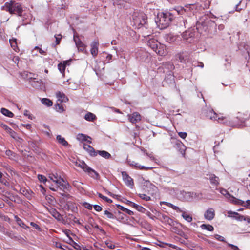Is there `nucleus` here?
<instances>
[{
  "label": "nucleus",
  "instance_id": "nucleus-1",
  "mask_svg": "<svg viewBox=\"0 0 250 250\" xmlns=\"http://www.w3.org/2000/svg\"><path fill=\"white\" fill-rule=\"evenodd\" d=\"M172 18L173 15L170 13H159L158 15L159 21L157 22L159 23V24L162 26V28H166L169 25Z\"/></svg>",
  "mask_w": 250,
  "mask_h": 250
},
{
  "label": "nucleus",
  "instance_id": "nucleus-2",
  "mask_svg": "<svg viewBox=\"0 0 250 250\" xmlns=\"http://www.w3.org/2000/svg\"><path fill=\"white\" fill-rule=\"evenodd\" d=\"M183 41L186 43H191L194 42L195 32L192 29H188L182 34Z\"/></svg>",
  "mask_w": 250,
  "mask_h": 250
},
{
  "label": "nucleus",
  "instance_id": "nucleus-3",
  "mask_svg": "<svg viewBox=\"0 0 250 250\" xmlns=\"http://www.w3.org/2000/svg\"><path fill=\"white\" fill-rule=\"evenodd\" d=\"M147 45L151 48L156 53L160 55H164L166 54V51L164 49L161 50L160 47L158 48V42L155 39H150L147 42Z\"/></svg>",
  "mask_w": 250,
  "mask_h": 250
},
{
  "label": "nucleus",
  "instance_id": "nucleus-4",
  "mask_svg": "<svg viewBox=\"0 0 250 250\" xmlns=\"http://www.w3.org/2000/svg\"><path fill=\"white\" fill-rule=\"evenodd\" d=\"M202 114L211 120H222L223 119H221L220 117H218L216 113H215L213 110L210 108H206L205 109H203L201 111Z\"/></svg>",
  "mask_w": 250,
  "mask_h": 250
},
{
  "label": "nucleus",
  "instance_id": "nucleus-5",
  "mask_svg": "<svg viewBox=\"0 0 250 250\" xmlns=\"http://www.w3.org/2000/svg\"><path fill=\"white\" fill-rule=\"evenodd\" d=\"M175 57L180 62L186 63L189 61L190 54L187 51H182L177 53Z\"/></svg>",
  "mask_w": 250,
  "mask_h": 250
},
{
  "label": "nucleus",
  "instance_id": "nucleus-6",
  "mask_svg": "<svg viewBox=\"0 0 250 250\" xmlns=\"http://www.w3.org/2000/svg\"><path fill=\"white\" fill-rule=\"evenodd\" d=\"M128 119L132 124H135L141 120L140 114L137 112H133L132 114L128 115Z\"/></svg>",
  "mask_w": 250,
  "mask_h": 250
},
{
  "label": "nucleus",
  "instance_id": "nucleus-7",
  "mask_svg": "<svg viewBox=\"0 0 250 250\" xmlns=\"http://www.w3.org/2000/svg\"><path fill=\"white\" fill-rule=\"evenodd\" d=\"M4 10L8 11L10 14H14L16 10V6L14 1H11L10 2L5 3L3 7Z\"/></svg>",
  "mask_w": 250,
  "mask_h": 250
},
{
  "label": "nucleus",
  "instance_id": "nucleus-8",
  "mask_svg": "<svg viewBox=\"0 0 250 250\" xmlns=\"http://www.w3.org/2000/svg\"><path fill=\"white\" fill-rule=\"evenodd\" d=\"M57 185V188H60L61 190L64 191L69 187V185L65 182L63 179L59 177V180L56 184Z\"/></svg>",
  "mask_w": 250,
  "mask_h": 250
},
{
  "label": "nucleus",
  "instance_id": "nucleus-9",
  "mask_svg": "<svg viewBox=\"0 0 250 250\" xmlns=\"http://www.w3.org/2000/svg\"><path fill=\"white\" fill-rule=\"evenodd\" d=\"M17 21L20 22H21V25L26 24L27 22L23 23L24 20L22 18V9L21 5H18L17 3Z\"/></svg>",
  "mask_w": 250,
  "mask_h": 250
},
{
  "label": "nucleus",
  "instance_id": "nucleus-10",
  "mask_svg": "<svg viewBox=\"0 0 250 250\" xmlns=\"http://www.w3.org/2000/svg\"><path fill=\"white\" fill-rule=\"evenodd\" d=\"M73 39L78 50L83 51L85 49V46L80 40L79 37L77 35L74 34Z\"/></svg>",
  "mask_w": 250,
  "mask_h": 250
},
{
  "label": "nucleus",
  "instance_id": "nucleus-11",
  "mask_svg": "<svg viewBox=\"0 0 250 250\" xmlns=\"http://www.w3.org/2000/svg\"><path fill=\"white\" fill-rule=\"evenodd\" d=\"M99 42L98 41H94L91 44V54L93 55V56L95 57L97 55L98 53V46H99Z\"/></svg>",
  "mask_w": 250,
  "mask_h": 250
},
{
  "label": "nucleus",
  "instance_id": "nucleus-12",
  "mask_svg": "<svg viewBox=\"0 0 250 250\" xmlns=\"http://www.w3.org/2000/svg\"><path fill=\"white\" fill-rule=\"evenodd\" d=\"M123 178L125 184L129 186H132L134 184L133 179L125 172H122Z\"/></svg>",
  "mask_w": 250,
  "mask_h": 250
},
{
  "label": "nucleus",
  "instance_id": "nucleus-13",
  "mask_svg": "<svg viewBox=\"0 0 250 250\" xmlns=\"http://www.w3.org/2000/svg\"><path fill=\"white\" fill-rule=\"evenodd\" d=\"M215 216V211L212 208L208 209L204 214L205 218L208 220H211Z\"/></svg>",
  "mask_w": 250,
  "mask_h": 250
},
{
  "label": "nucleus",
  "instance_id": "nucleus-14",
  "mask_svg": "<svg viewBox=\"0 0 250 250\" xmlns=\"http://www.w3.org/2000/svg\"><path fill=\"white\" fill-rule=\"evenodd\" d=\"M83 149L86 150L90 156H96L97 155V151H96L93 147L90 146L89 145H83Z\"/></svg>",
  "mask_w": 250,
  "mask_h": 250
},
{
  "label": "nucleus",
  "instance_id": "nucleus-15",
  "mask_svg": "<svg viewBox=\"0 0 250 250\" xmlns=\"http://www.w3.org/2000/svg\"><path fill=\"white\" fill-rule=\"evenodd\" d=\"M208 179L212 185L217 186L219 184V178L214 174L209 175Z\"/></svg>",
  "mask_w": 250,
  "mask_h": 250
},
{
  "label": "nucleus",
  "instance_id": "nucleus-16",
  "mask_svg": "<svg viewBox=\"0 0 250 250\" xmlns=\"http://www.w3.org/2000/svg\"><path fill=\"white\" fill-rule=\"evenodd\" d=\"M127 162L130 166H134L135 168L139 169H148L150 168L149 167H145L144 166H141L138 163L131 161L130 160H127Z\"/></svg>",
  "mask_w": 250,
  "mask_h": 250
},
{
  "label": "nucleus",
  "instance_id": "nucleus-17",
  "mask_svg": "<svg viewBox=\"0 0 250 250\" xmlns=\"http://www.w3.org/2000/svg\"><path fill=\"white\" fill-rule=\"evenodd\" d=\"M56 96L58 98V100L62 102H66L68 100V99L65 95V94L60 91L56 93Z\"/></svg>",
  "mask_w": 250,
  "mask_h": 250
},
{
  "label": "nucleus",
  "instance_id": "nucleus-18",
  "mask_svg": "<svg viewBox=\"0 0 250 250\" xmlns=\"http://www.w3.org/2000/svg\"><path fill=\"white\" fill-rule=\"evenodd\" d=\"M20 193L26 197L27 198H30L31 197V193L30 191L24 188H21L20 189Z\"/></svg>",
  "mask_w": 250,
  "mask_h": 250
},
{
  "label": "nucleus",
  "instance_id": "nucleus-19",
  "mask_svg": "<svg viewBox=\"0 0 250 250\" xmlns=\"http://www.w3.org/2000/svg\"><path fill=\"white\" fill-rule=\"evenodd\" d=\"M97 154L103 158L108 159L111 157V154L108 152L104 150H97Z\"/></svg>",
  "mask_w": 250,
  "mask_h": 250
},
{
  "label": "nucleus",
  "instance_id": "nucleus-20",
  "mask_svg": "<svg viewBox=\"0 0 250 250\" xmlns=\"http://www.w3.org/2000/svg\"><path fill=\"white\" fill-rule=\"evenodd\" d=\"M85 172H87L91 177L94 178H97L99 177V174L90 167H88Z\"/></svg>",
  "mask_w": 250,
  "mask_h": 250
},
{
  "label": "nucleus",
  "instance_id": "nucleus-21",
  "mask_svg": "<svg viewBox=\"0 0 250 250\" xmlns=\"http://www.w3.org/2000/svg\"><path fill=\"white\" fill-rule=\"evenodd\" d=\"M51 213L57 220L62 221L63 220L62 215H61V214H60L55 209H53L51 211Z\"/></svg>",
  "mask_w": 250,
  "mask_h": 250
},
{
  "label": "nucleus",
  "instance_id": "nucleus-22",
  "mask_svg": "<svg viewBox=\"0 0 250 250\" xmlns=\"http://www.w3.org/2000/svg\"><path fill=\"white\" fill-rule=\"evenodd\" d=\"M228 213L230 214H234V215L233 216V218H235V219L238 221H242L244 220V219H245L244 216L241 215L237 212L229 211Z\"/></svg>",
  "mask_w": 250,
  "mask_h": 250
},
{
  "label": "nucleus",
  "instance_id": "nucleus-23",
  "mask_svg": "<svg viewBox=\"0 0 250 250\" xmlns=\"http://www.w3.org/2000/svg\"><path fill=\"white\" fill-rule=\"evenodd\" d=\"M56 139L59 144L64 146H66L68 145V142L65 140V139L60 135L57 136Z\"/></svg>",
  "mask_w": 250,
  "mask_h": 250
},
{
  "label": "nucleus",
  "instance_id": "nucleus-24",
  "mask_svg": "<svg viewBox=\"0 0 250 250\" xmlns=\"http://www.w3.org/2000/svg\"><path fill=\"white\" fill-rule=\"evenodd\" d=\"M96 117L95 115L91 112H88L84 116V119L88 121H93L96 119Z\"/></svg>",
  "mask_w": 250,
  "mask_h": 250
},
{
  "label": "nucleus",
  "instance_id": "nucleus-25",
  "mask_svg": "<svg viewBox=\"0 0 250 250\" xmlns=\"http://www.w3.org/2000/svg\"><path fill=\"white\" fill-rule=\"evenodd\" d=\"M230 197V201L232 203H233L234 204L240 205H242L243 206V204H244V201H243L241 200L237 199L233 196H230V197Z\"/></svg>",
  "mask_w": 250,
  "mask_h": 250
},
{
  "label": "nucleus",
  "instance_id": "nucleus-26",
  "mask_svg": "<svg viewBox=\"0 0 250 250\" xmlns=\"http://www.w3.org/2000/svg\"><path fill=\"white\" fill-rule=\"evenodd\" d=\"M236 118L241 122H245L247 119L248 117L246 115H245L243 113L238 112Z\"/></svg>",
  "mask_w": 250,
  "mask_h": 250
},
{
  "label": "nucleus",
  "instance_id": "nucleus-27",
  "mask_svg": "<svg viewBox=\"0 0 250 250\" xmlns=\"http://www.w3.org/2000/svg\"><path fill=\"white\" fill-rule=\"evenodd\" d=\"M166 40L167 42L169 43L174 42L176 40V38L175 36H173L172 34H167L165 37Z\"/></svg>",
  "mask_w": 250,
  "mask_h": 250
},
{
  "label": "nucleus",
  "instance_id": "nucleus-28",
  "mask_svg": "<svg viewBox=\"0 0 250 250\" xmlns=\"http://www.w3.org/2000/svg\"><path fill=\"white\" fill-rule=\"evenodd\" d=\"M1 112L2 114L8 117H12L14 116V114L13 113L4 108H2L1 109Z\"/></svg>",
  "mask_w": 250,
  "mask_h": 250
},
{
  "label": "nucleus",
  "instance_id": "nucleus-29",
  "mask_svg": "<svg viewBox=\"0 0 250 250\" xmlns=\"http://www.w3.org/2000/svg\"><path fill=\"white\" fill-rule=\"evenodd\" d=\"M70 242H67L68 243L72 245V246L77 250H81V246L77 243L74 242L71 237H69Z\"/></svg>",
  "mask_w": 250,
  "mask_h": 250
},
{
  "label": "nucleus",
  "instance_id": "nucleus-30",
  "mask_svg": "<svg viewBox=\"0 0 250 250\" xmlns=\"http://www.w3.org/2000/svg\"><path fill=\"white\" fill-rule=\"evenodd\" d=\"M17 224H18L19 226L22 228L23 229H29V227L27 226L23 222V221L20 219L19 217L17 216Z\"/></svg>",
  "mask_w": 250,
  "mask_h": 250
},
{
  "label": "nucleus",
  "instance_id": "nucleus-31",
  "mask_svg": "<svg viewBox=\"0 0 250 250\" xmlns=\"http://www.w3.org/2000/svg\"><path fill=\"white\" fill-rule=\"evenodd\" d=\"M41 101L44 105H45L47 106H51L53 104L52 101L47 98H42Z\"/></svg>",
  "mask_w": 250,
  "mask_h": 250
},
{
  "label": "nucleus",
  "instance_id": "nucleus-32",
  "mask_svg": "<svg viewBox=\"0 0 250 250\" xmlns=\"http://www.w3.org/2000/svg\"><path fill=\"white\" fill-rule=\"evenodd\" d=\"M201 228L203 229H207L210 231H212L214 230V228L212 225H206V224H202L201 226Z\"/></svg>",
  "mask_w": 250,
  "mask_h": 250
},
{
  "label": "nucleus",
  "instance_id": "nucleus-33",
  "mask_svg": "<svg viewBox=\"0 0 250 250\" xmlns=\"http://www.w3.org/2000/svg\"><path fill=\"white\" fill-rule=\"evenodd\" d=\"M165 205H166L167 206H168V207H170L171 208H172L174 210H175L176 211H178V212H182V211L181 210V209L179 208H178V207L173 205L171 203H168V202H166L165 203Z\"/></svg>",
  "mask_w": 250,
  "mask_h": 250
},
{
  "label": "nucleus",
  "instance_id": "nucleus-34",
  "mask_svg": "<svg viewBox=\"0 0 250 250\" xmlns=\"http://www.w3.org/2000/svg\"><path fill=\"white\" fill-rule=\"evenodd\" d=\"M3 127L5 130H6V131L9 133L10 136L12 138H15V132L13 130H12V129L8 127L6 125H4Z\"/></svg>",
  "mask_w": 250,
  "mask_h": 250
},
{
  "label": "nucleus",
  "instance_id": "nucleus-35",
  "mask_svg": "<svg viewBox=\"0 0 250 250\" xmlns=\"http://www.w3.org/2000/svg\"><path fill=\"white\" fill-rule=\"evenodd\" d=\"M142 20L140 21V24L141 25L145 24L147 22L146 16L144 14H141L140 16Z\"/></svg>",
  "mask_w": 250,
  "mask_h": 250
},
{
  "label": "nucleus",
  "instance_id": "nucleus-36",
  "mask_svg": "<svg viewBox=\"0 0 250 250\" xmlns=\"http://www.w3.org/2000/svg\"><path fill=\"white\" fill-rule=\"evenodd\" d=\"M182 216L188 222H191L192 221V217L186 212L183 213Z\"/></svg>",
  "mask_w": 250,
  "mask_h": 250
},
{
  "label": "nucleus",
  "instance_id": "nucleus-37",
  "mask_svg": "<svg viewBox=\"0 0 250 250\" xmlns=\"http://www.w3.org/2000/svg\"><path fill=\"white\" fill-rule=\"evenodd\" d=\"M49 178L55 184H56L57 182L59 180V178H58V176H56L53 174H50L49 175Z\"/></svg>",
  "mask_w": 250,
  "mask_h": 250
},
{
  "label": "nucleus",
  "instance_id": "nucleus-38",
  "mask_svg": "<svg viewBox=\"0 0 250 250\" xmlns=\"http://www.w3.org/2000/svg\"><path fill=\"white\" fill-rule=\"evenodd\" d=\"M78 167L82 168L84 171H85L89 167L83 161L80 162L78 164Z\"/></svg>",
  "mask_w": 250,
  "mask_h": 250
},
{
  "label": "nucleus",
  "instance_id": "nucleus-39",
  "mask_svg": "<svg viewBox=\"0 0 250 250\" xmlns=\"http://www.w3.org/2000/svg\"><path fill=\"white\" fill-rule=\"evenodd\" d=\"M58 67L59 71L62 73H64L65 69V67H66V64L64 63H60L58 65Z\"/></svg>",
  "mask_w": 250,
  "mask_h": 250
},
{
  "label": "nucleus",
  "instance_id": "nucleus-40",
  "mask_svg": "<svg viewBox=\"0 0 250 250\" xmlns=\"http://www.w3.org/2000/svg\"><path fill=\"white\" fill-rule=\"evenodd\" d=\"M163 218L164 221L166 222V223H167L169 225H171L172 224V223H173L172 220L171 219H170L167 216L163 215Z\"/></svg>",
  "mask_w": 250,
  "mask_h": 250
},
{
  "label": "nucleus",
  "instance_id": "nucleus-41",
  "mask_svg": "<svg viewBox=\"0 0 250 250\" xmlns=\"http://www.w3.org/2000/svg\"><path fill=\"white\" fill-rule=\"evenodd\" d=\"M21 75L22 77L24 79H28V75L36 76L35 74L30 73V72H24L22 73H21Z\"/></svg>",
  "mask_w": 250,
  "mask_h": 250
},
{
  "label": "nucleus",
  "instance_id": "nucleus-42",
  "mask_svg": "<svg viewBox=\"0 0 250 250\" xmlns=\"http://www.w3.org/2000/svg\"><path fill=\"white\" fill-rule=\"evenodd\" d=\"M9 42L11 45V47L14 50L16 49V39L13 38L12 39L9 40Z\"/></svg>",
  "mask_w": 250,
  "mask_h": 250
},
{
  "label": "nucleus",
  "instance_id": "nucleus-43",
  "mask_svg": "<svg viewBox=\"0 0 250 250\" xmlns=\"http://www.w3.org/2000/svg\"><path fill=\"white\" fill-rule=\"evenodd\" d=\"M104 215H106L108 218H110V219L114 218L115 216H114V214L108 211V210H105L104 211Z\"/></svg>",
  "mask_w": 250,
  "mask_h": 250
},
{
  "label": "nucleus",
  "instance_id": "nucleus-44",
  "mask_svg": "<svg viewBox=\"0 0 250 250\" xmlns=\"http://www.w3.org/2000/svg\"><path fill=\"white\" fill-rule=\"evenodd\" d=\"M175 10L179 14H183L186 11V9L182 7H177Z\"/></svg>",
  "mask_w": 250,
  "mask_h": 250
},
{
  "label": "nucleus",
  "instance_id": "nucleus-45",
  "mask_svg": "<svg viewBox=\"0 0 250 250\" xmlns=\"http://www.w3.org/2000/svg\"><path fill=\"white\" fill-rule=\"evenodd\" d=\"M98 196L100 198L103 199V200L106 201L108 203H111L112 201L110 199L108 198L107 197L103 196L102 194L99 193Z\"/></svg>",
  "mask_w": 250,
  "mask_h": 250
},
{
  "label": "nucleus",
  "instance_id": "nucleus-46",
  "mask_svg": "<svg viewBox=\"0 0 250 250\" xmlns=\"http://www.w3.org/2000/svg\"><path fill=\"white\" fill-rule=\"evenodd\" d=\"M55 106L56 109L57 111L61 112L64 111L63 107L62 105L57 104L55 105Z\"/></svg>",
  "mask_w": 250,
  "mask_h": 250
},
{
  "label": "nucleus",
  "instance_id": "nucleus-47",
  "mask_svg": "<svg viewBox=\"0 0 250 250\" xmlns=\"http://www.w3.org/2000/svg\"><path fill=\"white\" fill-rule=\"evenodd\" d=\"M120 209H121L122 211H124V212H126V213H127V214H129V215H133V211H132L131 210H129V209H127V208H124V207H122V206H121V208H120Z\"/></svg>",
  "mask_w": 250,
  "mask_h": 250
},
{
  "label": "nucleus",
  "instance_id": "nucleus-48",
  "mask_svg": "<svg viewBox=\"0 0 250 250\" xmlns=\"http://www.w3.org/2000/svg\"><path fill=\"white\" fill-rule=\"evenodd\" d=\"M55 38L56 39V45L59 44L60 41L62 38V35L61 34L55 35Z\"/></svg>",
  "mask_w": 250,
  "mask_h": 250
},
{
  "label": "nucleus",
  "instance_id": "nucleus-49",
  "mask_svg": "<svg viewBox=\"0 0 250 250\" xmlns=\"http://www.w3.org/2000/svg\"><path fill=\"white\" fill-rule=\"evenodd\" d=\"M139 196L141 199L145 200L146 201H149L151 199L149 196H147L146 195L144 194H140Z\"/></svg>",
  "mask_w": 250,
  "mask_h": 250
},
{
  "label": "nucleus",
  "instance_id": "nucleus-50",
  "mask_svg": "<svg viewBox=\"0 0 250 250\" xmlns=\"http://www.w3.org/2000/svg\"><path fill=\"white\" fill-rule=\"evenodd\" d=\"M78 136L79 137V139H82V140L83 141H87V138H89L90 139H91L90 137L83 134H79Z\"/></svg>",
  "mask_w": 250,
  "mask_h": 250
},
{
  "label": "nucleus",
  "instance_id": "nucleus-51",
  "mask_svg": "<svg viewBox=\"0 0 250 250\" xmlns=\"http://www.w3.org/2000/svg\"><path fill=\"white\" fill-rule=\"evenodd\" d=\"M83 206L88 209L91 210L92 209L93 205L87 202L83 203Z\"/></svg>",
  "mask_w": 250,
  "mask_h": 250
},
{
  "label": "nucleus",
  "instance_id": "nucleus-52",
  "mask_svg": "<svg viewBox=\"0 0 250 250\" xmlns=\"http://www.w3.org/2000/svg\"><path fill=\"white\" fill-rule=\"evenodd\" d=\"M214 237L215 238V239H216L217 240H218L219 241L224 242H226L224 238L221 235L216 234L214 235Z\"/></svg>",
  "mask_w": 250,
  "mask_h": 250
},
{
  "label": "nucleus",
  "instance_id": "nucleus-53",
  "mask_svg": "<svg viewBox=\"0 0 250 250\" xmlns=\"http://www.w3.org/2000/svg\"><path fill=\"white\" fill-rule=\"evenodd\" d=\"M38 179L41 182H46L47 179H46V177L42 175H38Z\"/></svg>",
  "mask_w": 250,
  "mask_h": 250
},
{
  "label": "nucleus",
  "instance_id": "nucleus-54",
  "mask_svg": "<svg viewBox=\"0 0 250 250\" xmlns=\"http://www.w3.org/2000/svg\"><path fill=\"white\" fill-rule=\"evenodd\" d=\"M93 208L95 210L98 212L101 211L102 210V208L98 205H94Z\"/></svg>",
  "mask_w": 250,
  "mask_h": 250
},
{
  "label": "nucleus",
  "instance_id": "nucleus-55",
  "mask_svg": "<svg viewBox=\"0 0 250 250\" xmlns=\"http://www.w3.org/2000/svg\"><path fill=\"white\" fill-rule=\"evenodd\" d=\"M220 192L224 195H226L227 196V197H230V195L228 192V191L226 190V189H222L220 191Z\"/></svg>",
  "mask_w": 250,
  "mask_h": 250
},
{
  "label": "nucleus",
  "instance_id": "nucleus-56",
  "mask_svg": "<svg viewBox=\"0 0 250 250\" xmlns=\"http://www.w3.org/2000/svg\"><path fill=\"white\" fill-rule=\"evenodd\" d=\"M60 195L64 197V198L62 199V200H65V199H68L71 197L69 194L66 193H60Z\"/></svg>",
  "mask_w": 250,
  "mask_h": 250
},
{
  "label": "nucleus",
  "instance_id": "nucleus-57",
  "mask_svg": "<svg viewBox=\"0 0 250 250\" xmlns=\"http://www.w3.org/2000/svg\"><path fill=\"white\" fill-rule=\"evenodd\" d=\"M229 247H230L233 250H238L239 248L237 246L230 243H227Z\"/></svg>",
  "mask_w": 250,
  "mask_h": 250
},
{
  "label": "nucleus",
  "instance_id": "nucleus-58",
  "mask_svg": "<svg viewBox=\"0 0 250 250\" xmlns=\"http://www.w3.org/2000/svg\"><path fill=\"white\" fill-rule=\"evenodd\" d=\"M243 206L247 208L250 209V200H248L246 203L244 202Z\"/></svg>",
  "mask_w": 250,
  "mask_h": 250
},
{
  "label": "nucleus",
  "instance_id": "nucleus-59",
  "mask_svg": "<svg viewBox=\"0 0 250 250\" xmlns=\"http://www.w3.org/2000/svg\"><path fill=\"white\" fill-rule=\"evenodd\" d=\"M178 135L181 138L183 139H185L187 136V133L182 132H179Z\"/></svg>",
  "mask_w": 250,
  "mask_h": 250
},
{
  "label": "nucleus",
  "instance_id": "nucleus-60",
  "mask_svg": "<svg viewBox=\"0 0 250 250\" xmlns=\"http://www.w3.org/2000/svg\"><path fill=\"white\" fill-rule=\"evenodd\" d=\"M35 49H37L39 50V52L40 54L42 55H45L46 53L44 51L42 50L41 48H39V47H35Z\"/></svg>",
  "mask_w": 250,
  "mask_h": 250
},
{
  "label": "nucleus",
  "instance_id": "nucleus-61",
  "mask_svg": "<svg viewBox=\"0 0 250 250\" xmlns=\"http://www.w3.org/2000/svg\"><path fill=\"white\" fill-rule=\"evenodd\" d=\"M136 208L137 210L141 211V212H143V210H145V208H143L142 206H140L138 205H137V206L136 207V208Z\"/></svg>",
  "mask_w": 250,
  "mask_h": 250
},
{
  "label": "nucleus",
  "instance_id": "nucleus-62",
  "mask_svg": "<svg viewBox=\"0 0 250 250\" xmlns=\"http://www.w3.org/2000/svg\"><path fill=\"white\" fill-rule=\"evenodd\" d=\"M127 204L134 208H136V207L137 205V204H136L133 202H132L130 201H128V200L127 201Z\"/></svg>",
  "mask_w": 250,
  "mask_h": 250
},
{
  "label": "nucleus",
  "instance_id": "nucleus-63",
  "mask_svg": "<svg viewBox=\"0 0 250 250\" xmlns=\"http://www.w3.org/2000/svg\"><path fill=\"white\" fill-rule=\"evenodd\" d=\"M30 225L33 226L34 228H35V229H38L39 230L40 229V227L36 223H34V222H31L30 223Z\"/></svg>",
  "mask_w": 250,
  "mask_h": 250
},
{
  "label": "nucleus",
  "instance_id": "nucleus-64",
  "mask_svg": "<svg viewBox=\"0 0 250 250\" xmlns=\"http://www.w3.org/2000/svg\"><path fill=\"white\" fill-rule=\"evenodd\" d=\"M3 174L2 172L0 171V182L1 183H3L4 184H5L6 181L4 179H2Z\"/></svg>",
  "mask_w": 250,
  "mask_h": 250
}]
</instances>
